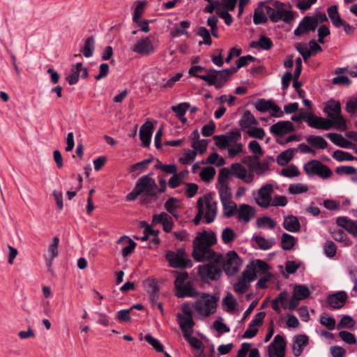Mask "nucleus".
Instances as JSON below:
<instances>
[{"label":"nucleus","mask_w":357,"mask_h":357,"mask_svg":"<svg viewBox=\"0 0 357 357\" xmlns=\"http://www.w3.org/2000/svg\"><path fill=\"white\" fill-rule=\"evenodd\" d=\"M216 243L213 233L203 231L193 241L192 256L197 261H208L198 266V274L203 280H217L221 275V255L216 253L211 246Z\"/></svg>","instance_id":"1"},{"label":"nucleus","mask_w":357,"mask_h":357,"mask_svg":"<svg viewBox=\"0 0 357 357\" xmlns=\"http://www.w3.org/2000/svg\"><path fill=\"white\" fill-rule=\"evenodd\" d=\"M324 112L327 115V119L331 121L333 128L344 131L347 126L344 117L341 114V105L340 102L330 100L324 105Z\"/></svg>","instance_id":"2"},{"label":"nucleus","mask_w":357,"mask_h":357,"mask_svg":"<svg viewBox=\"0 0 357 357\" xmlns=\"http://www.w3.org/2000/svg\"><path fill=\"white\" fill-rule=\"evenodd\" d=\"M199 319H204L215 313L217 298L212 295L203 293L202 296L192 305Z\"/></svg>","instance_id":"3"},{"label":"nucleus","mask_w":357,"mask_h":357,"mask_svg":"<svg viewBox=\"0 0 357 357\" xmlns=\"http://www.w3.org/2000/svg\"><path fill=\"white\" fill-rule=\"evenodd\" d=\"M207 74L199 76V79L213 85L216 89H221L229 80V77L236 73V69L227 68L222 70L215 69L206 70Z\"/></svg>","instance_id":"4"},{"label":"nucleus","mask_w":357,"mask_h":357,"mask_svg":"<svg viewBox=\"0 0 357 357\" xmlns=\"http://www.w3.org/2000/svg\"><path fill=\"white\" fill-rule=\"evenodd\" d=\"M272 22L280 20L289 24L294 20L292 12L284 9V4L279 1L268 0L267 12Z\"/></svg>","instance_id":"5"},{"label":"nucleus","mask_w":357,"mask_h":357,"mask_svg":"<svg viewBox=\"0 0 357 357\" xmlns=\"http://www.w3.org/2000/svg\"><path fill=\"white\" fill-rule=\"evenodd\" d=\"M165 258L169 266L173 268H185L192 266V262L183 248H178L176 251H167Z\"/></svg>","instance_id":"6"},{"label":"nucleus","mask_w":357,"mask_h":357,"mask_svg":"<svg viewBox=\"0 0 357 357\" xmlns=\"http://www.w3.org/2000/svg\"><path fill=\"white\" fill-rule=\"evenodd\" d=\"M198 209H203V215L207 224L214 221L218 211L217 202L211 195L199 197L197 200Z\"/></svg>","instance_id":"7"},{"label":"nucleus","mask_w":357,"mask_h":357,"mask_svg":"<svg viewBox=\"0 0 357 357\" xmlns=\"http://www.w3.org/2000/svg\"><path fill=\"white\" fill-rule=\"evenodd\" d=\"M221 258V272L224 270L227 275H234L239 271L242 261L235 251H229Z\"/></svg>","instance_id":"8"},{"label":"nucleus","mask_w":357,"mask_h":357,"mask_svg":"<svg viewBox=\"0 0 357 357\" xmlns=\"http://www.w3.org/2000/svg\"><path fill=\"white\" fill-rule=\"evenodd\" d=\"M303 169L308 176L317 175L324 179L328 178L332 175L331 169L317 160H312L305 163Z\"/></svg>","instance_id":"9"},{"label":"nucleus","mask_w":357,"mask_h":357,"mask_svg":"<svg viewBox=\"0 0 357 357\" xmlns=\"http://www.w3.org/2000/svg\"><path fill=\"white\" fill-rule=\"evenodd\" d=\"M158 45V40L154 36L142 38L132 47V51L141 55L148 56L153 54Z\"/></svg>","instance_id":"10"},{"label":"nucleus","mask_w":357,"mask_h":357,"mask_svg":"<svg viewBox=\"0 0 357 357\" xmlns=\"http://www.w3.org/2000/svg\"><path fill=\"white\" fill-rule=\"evenodd\" d=\"M152 176L153 174L150 173L140 177L135 185L142 194L144 193L150 197H153L157 195L156 190L158 189V185Z\"/></svg>","instance_id":"11"},{"label":"nucleus","mask_w":357,"mask_h":357,"mask_svg":"<svg viewBox=\"0 0 357 357\" xmlns=\"http://www.w3.org/2000/svg\"><path fill=\"white\" fill-rule=\"evenodd\" d=\"M215 145L222 150L226 149L232 144L238 143L241 139V132L237 130H232L225 135H219L213 137Z\"/></svg>","instance_id":"12"},{"label":"nucleus","mask_w":357,"mask_h":357,"mask_svg":"<svg viewBox=\"0 0 357 357\" xmlns=\"http://www.w3.org/2000/svg\"><path fill=\"white\" fill-rule=\"evenodd\" d=\"M273 186L271 183L262 185L255 197L256 203L261 208H267L271 206Z\"/></svg>","instance_id":"13"},{"label":"nucleus","mask_w":357,"mask_h":357,"mask_svg":"<svg viewBox=\"0 0 357 357\" xmlns=\"http://www.w3.org/2000/svg\"><path fill=\"white\" fill-rule=\"evenodd\" d=\"M306 122L310 127L316 129L329 130L333 128L331 121H328V119L317 116L312 114H309V115H307Z\"/></svg>","instance_id":"14"},{"label":"nucleus","mask_w":357,"mask_h":357,"mask_svg":"<svg viewBox=\"0 0 357 357\" xmlns=\"http://www.w3.org/2000/svg\"><path fill=\"white\" fill-rule=\"evenodd\" d=\"M229 169L231 175L243 180L246 183H251L253 181L254 175L251 173L248 174L247 169L240 163L232 164Z\"/></svg>","instance_id":"15"},{"label":"nucleus","mask_w":357,"mask_h":357,"mask_svg":"<svg viewBox=\"0 0 357 357\" xmlns=\"http://www.w3.org/2000/svg\"><path fill=\"white\" fill-rule=\"evenodd\" d=\"M270 132L275 136H282L295 130L294 124L289 121H281L270 127Z\"/></svg>","instance_id":"16"},{"label":"nucleus","mask_w":357,"mask_h":357,"mask_svg":"<svg viewBox=\"0 0 357 357\" xmlns=\"http://www.w3.org/2000/svg\"><path fill=\"white\" fill-rule=\"evenodd\" d=\"M245 270L251 275V280L257 278V274L266 273L268 270V265L261 259H255L246 266Z\"/></svg>","instance_id":"17"},{"label":"nucleus","mask_w":357,"mask_h":357,"mask_svg":"<svg viewBox=\"0 0 357 357\" xmlns=\"http://www.w3.org/2000/svg\"><path fill=\"white\" fill-rule=\"evenodd\" d=\"M317 28L314 19L310 16H305L294 30V33L296 36H300L302 34L314 31Z\"/></svg>","instance_id":"18"},{"label":"nucleus","mask_w":357,"mask_h":357,"mask_svg":"<svg viewBox=\"0 0 357 357\" xmlns=\"http://www.w3.org/2000/svg\"><path fill=\"white\" fill-rule=\"evenodd\" d=\"M267 6H268V1H261L259 3L253 15V22L255 24L259 25L264 24L268 21V14L266 13Z\"/></svg>","instance_id":"19"},{"label":"nucleus","mask_w":357,"mask_h":357,"mask_svg":"<svg viewBox=\"0 0 357 357\" xmlns=\"http://www.w3.org/2000/svg\"><path fill=\"white\" fill-rule=\"evenodd\" d=\"M286 342L280 335L275 336L273 341L268 346L269 352H273L277 357H284Z\"/></svg>","instance_id":"20"},{"label":"nucleus","mask_w":357,"mask_h":357,"mask_svg":"<svg viewBox=\"0 0 357 357\" xmlns=\"http://www.w3.org/2000/svg\"><path fill=\"white\" fill-rule=\"evenodd\" d=\"M347 299V294L345 291H340L337 293L328 295L326 299L328 305L333 309L342 307Z\"/></svg>","instance_id":"21"},{"label":"nucleus","mask_w":357,"mask_h":357,"mask_svg":"<svg viewBox=\"0 0 357 357\" xmlns=\"http://www.w3.org/2000/svg\"><path fill=\"white\" fill-rule=\"evenodd\" d=\"M251 276L245 269L241 276L238 279L237 282L234 285V291L239 294L245 293L248 290L250 283L255 280H251Z\"/></svg>","instance_id":"22"},{"label":"nucleus","mask_w":357,"mask_h":357,"mask_svg":"<svg viewBox=\"0 0 357 357\" xmlns=\"http://www.w3.org/2000/svg\"><path fill=\"white\" fill-rule=\"evenodd\" d=\"M236 214L240 222L248 223L255 217V210L250 205L242 204L239 206Z\"/></svg>","instance_id":"23"},{"label":"nucleus","mask_w":357,"mask_h":357,"mask_svg":"<svg viewBox=\"0 0 357 357\" xmlns=\"http://www.w3.org/2000/svg\"><path fill=\"white\" fill-rule=\"evenodd\" d=\"M153 124L151 121H146L139 129V138L144 146H149L151 143Z\"/></svg>","instance_id":"24"},{"label":"nucleus","mask_w":357,"mask_h":357,"mask_svg":"<svg viewBox=\"0 0 357 357\" xmlns=\"http://www.w3.org/2000/svg\"><path fill=\"white\" fill-rule=\"evenodd\" d=\"M309 338L305 335H298L294 337L292 344V353L295 356L301 355L303 348L308 344Z\"/></svg>","instance_id":"25"},{"label":"nucleus","mask_w":357,"mask_h":357,"mask_svg":"<svg viewBox=\"0 0 357 357\" xmlns=\"http://www.w3.org/2000/svg\"><path fill=\"white\" fill-rule=\"evenodd\" d=\"M177 322L183 336H186L185 333H192V328L195 326L192 316H181V313L177 314Z\"/></svg>","instance_id":"26"},{"label":"nucleus","mask_w":357,"mask_h":357,"mask_svg":"<svg viewBox=\"0 0 357 357\" xmlns=\"http://www.w3.org/2000/svg\"><path fill=\"white\" fill-rule=\"evenodd\" d=\"M144 286L149 295V299L152 304L156 302L159 298L160 290L154 280L148 278L144 282Z\"/></svg>","instance_id":"27"},{"label":"nucleus","mask_w":357,"mask_h":357,"mask_svg":"<svg viewBox=\"0 0 357 357\" xmlns=\"http://www.w3.org/2000/svg\"><path fill=\"white\" fill-rule=\"evenodd\" d=\"M176 296L178 298L195 297L198 295L192 282L187 281L185 284L176 289Z\"/></svg>","instance_id":"28"},{"label":"nucleus","mask_w":357,"mask_h":357,"mask_svg":"<svg viewBox=\"0 0 357 357\" xmlns=\"http://www.w3.org/2000/svg\"><path fill=\"white\" fill-rule=\"evenodd\" d=\"M338 226L345 229L354 236H357V221H353L347 217H339L336 220Z\"/></svg>","instance_id":"29"},{"label":"nucleus","mask_w":357,"mask_h":357,"mask_svg":"<svg viewBox=\"0 0 357 357\" xmlns=\"http://www.w3.org/2000/svg\"><path fill=\"white\" fill-rule=\"evenodd\" d=\"M258 124L259 122L249 110H246L239 120V126L242 130L250 129L252 126H256Z\"/></svg>","instance_id":"30"},{"label":"nucleus","mask_w":357,"mask_h":357,"mask_svg":"<svg viewBox=\"0 0 357 357\" xmlns=\"http://www.w3.org/2000/svg\"><path fill=\"white\" fill-rule=\"evenodd\" d=\"M284 228L290 232H298L301 229V224L296 216L290 215L284 218Z\"/></svg>","instance_id":"31"},{"label":"nucleus","mask_w":357,"mask_h":357,"mask_svg":"<svg viewBox=\"0 0 357 357\" xmlns=\"http://www.w3.org/2000/svg\"><path fill=\"white\" fill-rule=\"evenodd\" d=\"M296 149L294 148L288 149L281 152L277 157V162L280 166H284L290 162L294 158Z\"/></svg>","instance_id":"32"},{"label":"nucleus","mask_w":357,"mask_h":357,"mask_svg":"<svg viewBox=\"0 0 357 357\" xmlns=\"http://www.w3.org/2000/svg\"><path fill=\"white\" fill-rule=\"evenodd\" d=\"M325 136L333 144L342 148H349L351 144L350 142L338 133H327Z\"/></svg>","instance_id":"33"},{"label":"nucleus","mask_w":357,"mask_h":357,"mask_svg":"<svg viewBox=\"0 0 357 357\" xmlns=\"http://www.w3.org/2000/svg\"><path fill=\"white\" fill-rule=\"evenodd\" d=\"M59 244V238L54 237L52 240V243L49 245L48 252L49 257L47 258V264L49 267L52 266V261L55 257L59 255L58 247Z\"/></svg>","instance_id":"34"},{"label":"nucleus","mask_w":357,"mask_h":357,"mask_svg":"<svg viewBox=\"0 0 357 357\" xmlns=\"http://www.w3.org/2000/svg\"><path fill=\"white\" fill-rule=\"evenodd\" d=\"M306 141L311 146L319 149H324L328 146L327 142L321 136L309 135Z\"/></svg>","instance_id":"35"},{"label":"nucleus","mask_w":357,"mask_h":357,"mask_svg":"<svg viewBox=\"0 0 357 357\" xmlns=\"http://www.w3.org/2000/svg\"><path fill=\"white\" fill-rule=\"evenodd\" d=\"M95 50V39L93 36H89L84 42L81 52L86 58H90L93 56Z\"/></svg>","instance_id":"36"},{"label":"nucleus","mask_w":357,"mask_h":357,"mask_svg":"<svg viewBox=\"0 0 357 357\" xmlns=\"http://www.w3.org/2000/svg\"><path fill=\"white\" fill-rule=\"evenodd\" d=\"M221 203L223 207L225 216L227 218H231L236 214L238 210L237 205L231 200V199L225 202H221Z\"/></svg>","instance_id":"37"},{"label":"nucleus","mask_w":357,"mask_h":357,"mask_svg":"<svg viewBox=\"0 0 357 357\" xmlns=\"http://www.w3.org/2000/svg\"><path fill=\"white\" fill-rule=\"evenodd\" d=\"M273 46V42L271 40L264 36H261L259 41H253L250 44V47L252 48H261L264 50H270Z\"/></svg>","instance_id":"38"},{"label":"nucleus","mask_w":357,"mask_h":357,"mask_svg":"<svg viewBox=\"0 0 357 357\" xmlns=\"http://www.w3.org/2000/svg\"><path fill=\"white\" fill-rule=\"evenodd\" d=\"M327 13L333 26L335 27H338V24L342 22V19L338 13L337 6L333 5L328 7L327 8Z\"/></svg>","instance_id":"39"},{"label":"nucleus","mask_w":357,"mask_h":357,"mask_svg":"<svg viewBox=\"0 0 357 357\" xmlns=\"http://www.w3.org/2000/svg\"><path fill=\"white\" fill-rule=\"evenodd\" d=\"M216 188L218 189V191L220 202H225L231 199V189L229 186V184L217 185Z\"/></svg>","instance_id":"40"},{"label":"nucleus","mask_w":357,"mask_h":357,"mask_svg":"<svg viewBox=\"0 0 357 357\" xmlns=\"http://www.w3.org/2000/svg\"><path fill=\"white\" fill-rule=\"evenodd\" d=\"M293 295L298 299L304 300L309 297L310 290L303 284H298L294 287Z\"/></svg>","instance_id":"41"},{"label":"nucleus","mask_w":357,"mask_h":357,"mask_svg":"<svg viewBox=\"0 0 357 357\" xmlns=\"http://www.w3.org/2000/svg\"><path fill=\"white\" fill-rule=\"evenodd\" d=\"M296 243L295 238L287 233H284L281 237V246L285 250H291Z\"/></svg>","instance_id":"42"},{"label":"nucleus","mask_w":357,"mask_h":357,"mask_svg":"<svg viewBox=\"0 0 357 357\" xmlns=\"http://www.w3.org/2000/svg\"><path fill=\"white\" fill-rule=\"evenodd\" d=\"M123 241H128V245L127 246L124 247L122 250V255L123 257H127L128 255H129L130 254H131L133 252V250L136 246V243L132 239L128 238L126 236H123L121 237L118 240L117 243H121L123 242Z\"/></svg>","instance_id":"43"},{"label":"nucleus","mask_w":357,"mask_h":357,"mask_svg":"<svg viewBox=\"0 0 357 357\" xmlns=\"http://www.w3.org/2000/svg\"><path fill=\"white\" fill-rule=\"evenodd\" d=\"M178 199L171 197L167 200L165 204V209L175 218L178 217L176 208H178Z\"/></svg>","instance_id":"44"},{"label":"nucleus","mask_w":357,"mask_h":357,"mask_svg":"<svg viewBox=\"0 0 357 357\" xmlns=\"http://www.w3.org/2000/svg\"><path fill=\"white\" fill-rule=\"evenodd\" d=\"M215 169L212 167H204L200 172L199 176L202 181L210 182L215 175Z\"/></svg>","instance_id":"45"},{"label":"nucleus","mask_w":357,"mask_h":357,"mask_svg":"<svg viewBox=\"0 0 357 357\" xmlns=\"http://www.w3.org/2000/svg\"><path fill=\"white\" fill-rule=\"evenodd\" d=\"M197 34L203 38V41H200L199 45H202V43H204L208 45H211L212 40L211 38V35L208 30L206 27H199L197 31Z\"/></svg>","instance_id":"46"},{"label":"nucleus","mask_w":357,"mask_h":357,"mask_svg":"<svg viewBox=\"0 0 357 357\" xmlns=\"http://www.w3.org/2000/svg\"><path fill=\"white\" fill-rule=\"evenodd\" d=\"M257 225L260 228L268 227L269 229H273L275 227V222L271 218L263 216L257 219Z\"/></svg>","instance_id":"47"},{"label":"nucleus","mask_w":357,"mask_h":357,"mask_svg":"<svg viewBox=\"0 0 357 357\" xmlns=\"http://www.w3.org/2000/svg\"><path fill=\"white\" fill-rule=\"evenodd\" d=\"M333 158L337 161H352L355 159V157L351 153L341 150L334 151Z\"/></svg>","instance_id":"48"},{"label":"nucleus","mask_w":357,"mask_h":357,"mask_svg":"<svg viewBox=\"0 0 357 357\" xmlns=\"http://www.w3.org/2000/svg\"><path fill=\"white\" fill-rule=\"evenodd\" d=\"M191 146L194 151H196L197 154H204L208 146V141L206 139H201L198 142H195L191 144Z\"/></svg>","instance_id":"49"},{"label":"nucleus","mask_w":357,"mask_h":357,"mask_svg":"<svg viewBox=\"0 0 357 357\" xmlns=\"http://www.w3.org/2000/svg\"><path fill=\"white\" fill-rule=\"evenodd\" d=\"M218 18L215 15L209 16L207 19V25L211 29V35L215 38H218V28L217 26Z\"/></svg>","instance_id":"50"},{"label":"nucleus","mask_w":357,"mask_h":357,"mask_svg":"<svg viewBox=\"0 0 357 357\" xmlns=\"http://www.w3.org/2000/svg\"><path fill=\"white\" fill-rule=\"evenodd\" d=\"M254 240L258 246L264 250L270 249L274 243L273 240L266 239L259 236H255Z\"/></svg>","instance_id":"51"},{"label":"nucleus","mask_w":357,"mask_h":357,"mask_svg":"<svg viewBox=\"0 0 357 357\" xmlns=\"http://www.w3.org/2000/svg\"><path fill=\"white\" fill-rule=\"evenodd\" d=\"M289 192L291 195H298L307 192L308 186L303 183L291 184L288 188Z\"/></svg>","instance_id":"52"},{"label":"nucleus","mask_w":357,"mask_h":357,"mask_svg":"<svg viewBox=\"0 0 357 357\" xmlns=\"http://www.w3.org/2000/svg\"><path fill=\"white\" fill-rule=\"evenodd\" d=\"M272 100L259 99L255 104V109L260 112H266L270 110Z\"/></svg>","instance_id":"53"},{"label":"nucleus","mask_w":357,"mask_h":357,"mask_svg":"<svg viewBox=\"0 0 357 357\" xmlns=\"http://www.w3.org/2000/svg\"><path fill=\"white\" fill-rule=\"evenodd\" d=\"M252 169L259 176L264 175L268 169L269 167L266 162L257 160L252 165Z\"/></svg>","instance_id":"54"},{"label":"nucleus","mask_w":357,"mask_h":357,"mask_svg":"<svg viewBox=\"0 0 357 357\" xmlns=\"http://www.w3.org/2000/svg\"><path fill=\"white\" fill-rule=\"evenodd\" d=\"M196 155V151L190 149H185L183 155L179 159V160L183 165H189L195 160Z\"/></svg>","instance_id":"55"},{"label":"nucleus","mask_w":357,"mask_h":357,"mask_svg":"<svg viewBox=\"0 0 357 357\" xmlns=\"http://www.w3.org/2000/svg\"><path fill=\"white\" fill-rule=\"evenodd\" d=\"M299 174L300 171L294 165H291L289 167L282 169L281 171V175L288 178L298 176Z\"/></svg>","instance_id":"56"},{"label":"nucleus","mask_w":357,"mask_h":357,"mask_svg":"<svg viewBox=\"0 0 357 357\" xmlns=\"http://www.w3.org/2000/svg\"><path fill=\"white\" fill-rule=\"evenodd\" d=\"M236 238L235 232L229 227L223 229L222 232V239L224 243L228 244L232 242Z\"/></svg>","instance_id":"57"},{"label":"nucleus","mask_w":357,"mask_h":357,"mask_svg":"<svg viewBox=\"0 0 357 357\" xmlns=\"http://www.w3.org/2000/svg\"><path fill=\"white\" fill-rule=\"evenodd\" d=\"M192 333H185V335L187 336L183 337L188 340L192 347L196 349H202L204 347L202 342L196 337L192 336Z\"/></svg>","instance_id":"58"},{"label":"nucleus","mask_w":357,"mask_h":357,"mask_svg":"<svg viewBox=\"0 0 357 357\" xmlns=\"http://www.w3.org/2000/svg\"><path fill=\"white\" fill-rule=\"evenodd\" d=\"M324 253L326 255L332 258L335 256L337 253V247L332 241H327L324 244Z\"/></svg>","instance_id":"59"},{"label":"nucleus","mask_w":357,"mask_h":357,"mask_svg":"<svg viewBox=\"0 0 357 357\" xmlns=\"http://www.w3.org/2000/svg\"><path fill=\"white\" fill-rule=\"evenodd\" d=\"M320 324L331 331L335 328V319L333 317L321 315Z\"/></svg>","instance_id":"60"},{"label":"nucleus","mask_w":357,"mask_h":357,"mask_svg":"<svg viewBox=\"0 0 357 357\" xmlns=\"http://www.w3.org/2000/svg\"><path fill=\"white\" fill-rule=\"evenodd\" d=\"M190 107V105L187 102H182L176 106H173L172 109L174 112L176 113V115L178 118H182L183 116H185V114Z\"/></svg>","instance_id":"61"},{"label":"nucleus","mask_w":357,"mask_h":357,"mask_svg":"<svg viewBox=\"0 0 357 357\" xmlns=\"http://www.w3.org/2000/svg\"><path fill=\"white\" fill-rule=\"evenodd\" d=\"M246 133L249 137L258 139H262L265 136V131L261 128L252 127V128L248 130Z\"/></svg>","instance_id":"62"},{"label":"nucleus","mask_w":357,"mask_h":357,"mask_svg":"<svg viewBox=\"0 0 357 357\" xmlns=\"http://www.w3.org/2000/svg\"><path fill=\"white\" fill-rule=\"evenodd\" d=\"M354 325V319L348 315H344L342 317L340 322L337 324V328L341 329L343 328H351Z\"/></svg>","instance_id":"63"},{"label":"nucleus","mask_w":357,"mask_h":357,"mask_svg":"<svg viewBox=\"0 0 357 357\" xmlns=\"http://www.w3.org/2000/svg\"><path fill=\"white\" fill-rule=\"evenodd\" d=\"M144 340L158 352H162L163 351L162 344L158 340L153 337L150 334L145 335Z\"/></svg>","instance_id":"64"}]
</instances>
